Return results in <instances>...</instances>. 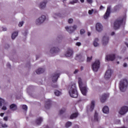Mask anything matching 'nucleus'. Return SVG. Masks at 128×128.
<instances>
[{"mask_svg": "<svg viewBox=\"0 0 128 128\" xmlns=\"http://www.w3.org/2000/svg\"><path fill=\"white\" fill-rule=\"evenodd\" d=\"M68 93L71 98H78V90H76V84H72L70 87Z\"/></svg>", "mask_w": 128, "mask_h": 128, "instance_id": "1", "label": "nucleus"}, {"mask_svg": "<svg viewBox=\"0 0 128 128\" xmlns=\"http://www.w3.org/2000/svg\"><path fill=\"white\" fill-rule=\"evenodd\" d=\"M128 80H126V79L121 80L120 82L119 86L120 92H126V88H128Z\"/></svg>", "mask_w": 128, "mask_h": 128, "instance_id": "2", "label": "nucleus"}, {"mask_svg": "<svg viewBox=\"0 0 128 128\" xmlns=\"http://www.w3.org/2000/svg\"><path fill=\"white\" fill-rule=\"evenodd\" d=\"M124 22V20L121 19V20H118L117 19L115 20L114 24V30H118L120 28V26Z\"/></svg>", "mask_w": 128, "mask_h": 128, "instance_id": "3", "label": "nucleus"}, {"mask_svg": "<svg viewBox=\"0 0 128 128\" xmlns=\"http://www.w3.org/2000/svg\"><path fill=\"white\" fill-rule=\"evenodd\" d=\"M100 60H96L95 62L92 64V70L94 72H98V68H100Z\"/></svg>", "mask_w": 128, "mask_h": 128, "instance_id": "4", "label": "nucleus"}, {"mask_svg": "<svg viewBox=\"0 0 128 128\" xmlns=\"http://www.w3.org/2000/svg\"><path fill=\"white\" fill-rule=\"evenodd\" d=\"M78 26L76 25H74L73 26H66L65 27V29L67 32H69V34H72V32L76 30Z\"/></svg>", "mask_w": 128, "mask_h": 128, "instance_id": "5", "label": "nucleus"}, {"mask_svg": "<svg viewBox=\"0 0 128 128\" xmlns=\"http://www.w3.org/2000/svg\"><path fill=\"white\" fill-rule=\"evenodd\" d=\"M46 18L45 16H42V17H40L36 21V24H42L46 20Z\"/></svg>", "mask_w": 128, "mask_h": 128, "instance_id": "6", "label": "nucleus"}, {"mask_svg": "<svg viewBox=\"0 0 128 128\" xmlns=\"http://www.w3.org/2000/svg\"><path fill=\"white\" fill-rule=\"evenodd\" d=\"M60 73H54L52 76V82H58V78H60Z\"/></svg>", "mask_w": 128, "mask_h": 128, "instance_id": "7", "label": "nucleus"}, {"mask_svg": "<svg viewBox=\"0 0 128 128\" xmlns=\"http://www.w3.org/2000/svg\"><path fill=\"white\" fill-rule=\"evenodd\" d=\"M128 112V107L126 106H123L121 108L119 112V114L124 116V114H126V112Z\"/></svg>", "mask_w": 128, "mask_h": 128, "instance_id": "8", "label": "nucleus"}, {"mask_svg": "<svg viewBox=\"0 0 128 128\" xmlns=\"http://www.w3.org/2000/svg\"><path fill=\"white\" fill-rule=\"evenodd\" d=\"M106 60H110V62H113L116 60V55L114 54H110L107 55L106 57Z\"/></svg>", "mask_w": 128, "mask_h": 128, "instance_id": "9", "label": "nucleus"}, {"mask_svg": "<svg viewBox=\"0 0 128 128\" xmlns=\"http://www.w3.org/2000/svg\"><path fill=\"white\" fill-rule=\"evenodd\" d=\"M112 70L109 69L107 70L105 73L104 78L106 80H108L110 78V76H112Z\"/></svg>", "mask_w": 128, "mask_h": 128, "instance_id": "10", "label": "nucleus"}, {"mask_svg": "<svg viewBox=\"0 0 128 128\" xmlns=\"http://www.w3.org/2000/svg\"><path fill=\"white\" fill-rule=\"evenodd\" d=\"M110 6H108V7L106 12L105 13L104 16V18L105 20H106V18H108L110 16Z\"/></svg>", "mask_w": 128, "mask_h": 128, "instance_id": "11", "label": "nucleus"}, {"mask_svg": "<svg viewBox=\"0 0 128 128\" xmlns=\"http://www.w3.org/2000/svg\"><path fill=\"white\" fill-rule=\"evenodd\" d=\"M50 106H52V100L48 99L46 102L45 108H46V110H49V108H50Z\"/></svg>", "mask_w": 128, "mask_h": 128, "instance_id": "12", "label": "nucleus"}, {"mask_svg": "<svg viewBox=\"0 0 128 128\" xmlns=\"http://www.w3.org/2000/svg\"><path fill=\"white\" fill-rule=\"evenodd\" d=\"M109 40H110V38H108V36H103L102 39V42L103 46H106V44H108Z\"/></svg>", "mask_w": 128, "mask_h": 128, "instance_id": "13", "label": "nucleus"}, {"mask_svg": "<svg viewBox=\"0 0 128 128\" xmlns=\"http://www.w3.org/2000/svg\"><path fill=\"white\" fill-rule=\"evenodd\" d=\"M108 98V94H104L102 95V96L100 98V100L101 102H104L106 100V98Z\"/></svg>", "mask_w": 128, "mask_h": 128, "instance_id": "14", "label": "nucleus"}, {"mask_svg": "<svg viewBox=\"0 0 128 128\" xmlns=\"http://www.w3.org/2000/svg\"><path fill=\"white\" fill-rule=\"evenodd\" d=\"M81 92L83 96H86V92H88V88L86 86L80 87Z\"/></svg>", "mask_w": 128, "mask_h": 128, "instance_id": "15", "label": "nucleus"}, {"mask_svg": "<svg viewBox=\"0 0 128 128\" xmlns=\"http://www.w3.org/2000/svg\"><path fill=\"white\" fill-rule=\"evenodd\" d=\"M96 28L97 32H102V25L100 23H97L96 26Z\"/></svg>", "mask_w": 128, "mask_h": 128, "instance_id": "16", "label": "nucleus"}, {"mask_svg": "<svg viewBox=\"0 0 128 128\" xmlns=\"http://www.w3.org/2000/svg\"><path fill=\"white\" fill-rule=\"evenodd\" d=\"M74 54V51H72V50L70 49V48H68V51L66 54V56H72Z\"/></svg>", "mask_w": 128, "mask_h": 128, "instance_id": "17", "label": "nucleus"}, {"mask_svg": "<svg viewBox=\"0 0 128 128\" xmlns=\"http://www.w3.org/2000/svg\"><path fill=\"white\" fill-rule=\"evenodd\" d=\"M76 60H78L80 62H84V58L80 54L78 55H76Z\"/></svg>", "mask_w": 128, "mask_h": 128, "instance_id": "18", "label": "nucleus"}, {"mask_svg": "<svg viewBox=\"0 0 128 128\" xmlns=\"http://www.w3.org/2000/svg\"><path fill=\"white\" fill-rule=\"evenodd\" d=\"M58 52H60V48H51L50 52L51 54H56Z\"/></svg>", "mask_w": 128, "mask_h": 128, "instance_id": "19", "label": "nucleus"}, {"mask_svg": "<svg viewBox=\"0 0 128 128\" xmlns=\"http://www.w3.org/2000/svg\"><path fill=\"white\" fill-rule=\"evenodd\" d=\"M10 108L12 110H18V106L16 104H12L10 106Z\"/></svg>", "mask_w": 128, "mask_h": 128, "instance_id": "20", "label": "nucleus"}, {"mask_svg": "<svg viewBox=\"0 0 128 128\" xmlns=\"http://www.w3.org/2000/svg\"><path fill=\"white\" fill-rule=\"evenodd\" d=\"M44 69L42 68H39L36 70L37 74H44Z\"/></svg>", "mask_w": 128, "mask_h": 128, "instance_id": "21", "label": "nucleus"}, {"mask_svg": "<svg viewBox=\"0 0 128 128\" xmlns=\"http://www.w3.org/2000/svg\"><path fill=\"white\" fill-rule=\"evenodd\" d=\"M102 112L104 114H108L110 112V110L108 109V107L107 106H105L102 108Z\"/></svg>", "mask_w": 128, "mask_h": 128, "instance_id": "22", "label": "nucleus"}, {"mask_svg": "<svg viewBox=\"0 0 128 128\" xmlns=\"http://www.w3.org/2000/svg\"><path fill=\"white\" fill-rule=\"evenodd\" d=\"M42 118H38L36 120V124H37V126H40V124H42Z\"/></svg>", "mask_w": 128, "mask_h": 128, "instance_id": "23", "label": "nucleus"}, {"mask_svg": "<svg viewBox=\"0 0 128 128\" xmlns=\"http://www.w3.org/2000/svg\"><path fill=\"white\" fill-rule=\"evenodd\" d=\"M46 2H48L44 1L43 2L40 3V8H46Z\"/></svg>", "mask_w": 128, "mask_h": 128, "instance_id": "24", "label": "nucleus"}, {"mask_svg": "<svg viewBox=\"0 0 128 128\" xmlns=\"http://www.w3.org/2000/svg\"><path fill=\"white\" fill-rule=\"evenodd\" d=\"M94 108V101L92 100L91 102V106L90 107V112H92Z\"/></svg>", "mask_w": 128, "mask_h": 128, "instance_id": "25", "label": "nucleus"}, {"mask_svg": "<svg viewBox=\"0 0 128 128\" xmlns=\"http://www.w3.org/2000/svg\"><path fill=\"white\" fill-rule=\"evenodd\" d=\"M18 34V32H14L12 35V40H14Z\"/></svg>", "mask_w": 128, "mask_h": 128, "instance_id": "26", "label": "nucleus"}, {"mask_svg": "<svg viewBox=\"0 0 128 128\" xmlns=\"http://www.w3.org/2000/svg\"><path fill=\"white\" fill-rule=\"evenodd\" d=\"M78 116V113H74L72 114L70 116V118L71 120H73V118H77Z\"/></svg>", "mask_w": 128, "mask_h": 128, "instance_id": "27", "label": "nucleus"}, {"mask_svg": "<svg viewBox=\"0 0 128 128\" xmlns=\"http://www.w3.org/2000/svg\"><path fill=\"white\" fill-rule=\"evenodd\" d=\"M98 38H95L93 43L94 46H98Z\"/></svg>", "mask_w": 128, "mask_h": 128, "instance_id": "28", "label": "nucleus"}, {"mask_svg": "<svg viewBox=\"0 0 128 128\" xmlns=\"http://www.w3.org/2000/svg\"><path fill=\"white\" fill-rule=\"evenodd\" d=\"M98 114L96 112H95L94 115V120L96 122H98Z\"/></svg>", "mask_w": 128, "mask_h": 128, "instance_id": "29", "label": "nucleus"}, {"mask_svg": "<svg viewBox=\"0 0 128 128\" xmlns=\"http://www.w3.org/2000/svg\"><path fill=\"white\" fill-rule=\"evenodd\" d=\"M78 84L80 88L82 86V79L80 78H78Z\"/></svg>", "mask_w": 128, "mask_h": 128, "instance_id": "30", "label": "nucleus"}, {"mask_svg": "<svg viewBox=\"0 0 128 128\" xmlns=\"http://www.w3.org/2000/svg\"><path fill=\"white\" fill-rule=\"evenodd\" d=\"M72 124V122H68L66 123V125H65V126H66V128H70V126H71Z\"/></svg>", "mask_w": 128, "mask_h": 128, "instance_id": "31", "label": "nucleus"}, {"mask_svg": "<svg viewBox=\"0 0 128 128\" xmlns=\"http://www.w3.org/2000/svg\"><path fill=\"white\" fill-rule=\"evenodd\" d=\"M61 94H62V92H60L58 90H56L55 92H54V94L57 96H60Z\"/></svg>", "mask_w": 128, "mask_h": 128, "instance_id": "32", "label": "nucleus"}, {"mask_svg": "<svg viewBox=\"0 0 128 128\" xmlns=\"http://www.w3.org/2000/svg\"><path fill=\"white\" fill-rule=\"evenodd\" d=\"M22 110H25V112H26V110H28V106H26V105H22Z\"/></svg>", "mask_w": 128, "mask_h": 128, "instance_id": "33", "label": "nucleus"}, {"mask_svg": "<svg viewBox=\"0 0 128 128\" xmlns=\"http://www.w3.org/2000/svg\"><path fill=\"white\" fill-rule=\"evenodd\" d=\"M64 112H66V108H64L60 110V114H64Z\"/></svg>", "mask_w": 128, "mask_h": 128, "instance_id": "34", "label": "nucleus"}, {"mask_svg": "<svg viewBox=\"0 0 128 128\" xmlns=\"http://www.w3.org/2000/svg\"><path fill=\"white\" fill-rule=\"evenodd\" d=\"M2 104H4V100L0 98V106H2Z\"/></svg>", "mask_w": 128, "mask_h": 128, "instance_id": "35", "label": "nucleus"}, {"mask_svg": "<svg viewBox=\"0 0 128 128\" xmlns=\"http://www.w3.org/2000/svg\"><path fill=\"white\" fill-rule=\"evenodd\" d=\"M24 21L20 22L18 24V26H20V28L22 27L24 25Z\"/></svg>", "mask_w": 128, "mask_h": 128, "instance_id": "36", "label": "nucleus"}, {"mask_svg": "<svg viewBox=\"0 0 128 128\" xmlns=\"http://www.w3.org/2000/svg\"><path fill=\"white\" fill-rule=\"evenodd\" d=\"M92 60V56H90V57H87V62H90V60Z\"/></svg>", "mask_w": 128, "mask_h": 128, "instance_id": "37", "label": "nucleus"}, {"mask_svg": "<svg viewBox=\"0 0 128 128\" xmlns=\"http://www.w3.org/2000/svg\"><path fill=\"white\" fill-rule=\"evenodd\" d=\"M92 12H94V9H92L91 10H89L88 12V14H92Z\"/></svg>", "mask_w": 128, "mask_h": 128, "instance_id": "38", "label": "nucleus"}, {"mask_svg": "<svg viewBox=\"0 0 128 128\" xmlns=\"http://www.w3.org/2000/svg\"><path fill=\"white\" fill-rule=\"evenodd\" d=\"M56 16L57 18H58V16H60V14H54V18H56Z\"/></svg>", "mask_w": 128, "mask_h": 128, "instance_id": "39", "label": "nucleus"}, {"mask_svg": "<svg viewBox=\"0 0 128 128\" xmlns=\"http://www.w3.org/2000/svg\"><path fill=\"white\" fill-rule=\"evenodd\" d=\"M74 22V20H72V18H70L68 20V24H72V22Z\"/></svg>", "mask_w": 128, "mask_h": 128, "instance_id": "40", "label": "nucleus"}, {"mask_svg": "<svg viewBox=\"0 0 128 128\" xmlns=\"http://www.w3.org/2000/svg\"><path fill=\"white\" fill-rule=\"evenodd\" d=\"M86 32V31L84 29H81L80 30V34H84Z\"/></svg>", "mask_w": 128, "mask_h": 128, "instance_id": "41", "label": "nucleus"}, {"mask_svg": "<svg viewBox=\"0 0 128 128\" xmlns=\"http://www.w3.org/2000/svg\"><path fill=\"white\" fill-rule=\"evenodd\" d=\"M76 45L77 46H82V43H80V42H77L76 44Z\"/></svg>", "mask_w": 128, "mask_h": 128, "instance_id": "42", "label": "nucleus"}, {"mask_svg": "<svg viewBox=\"0 0 128 128\" xmlns=\"http://www.w3.org/2000/svg\"><path fill=\"white\" fill-rule=\"evenodd\" d=\"M8 125L6 124H2V128H8Z\"/></svg>", "mask_w": 128, "mask_h": 128, "instance_id": "43", "label": "nucleus"}, {"mask_svg": "<svg viewBox=\"0 0 128 128\" xmlns=\"http://www.w3.org/2000/svg\"><path fill=\"white\" fill-rule=\"evenodd\" d=\"M78 70L76 69V70H74V74H78Z\"/></svg>", "mask_w": 128, "mask_h": 128, "instance_id": "44", "label": "nucleus"}, {"mask_svg": "<svg viewBox=\"0 0 128 128\" xmlns=\"http://www.w3.org/2000/svg\"><path fill=\"white\" fill-rule=\"evenodd\" d=\"M2 110H6V106H3L2 107Z\"/></svg>", "mask_w": 128, "mask_h": 128, "instance_id": "45", "label": "nucleus"}, {"mask_svg": "<svg viewBox=\"0 0 128 128\" xmlns=\"http://www.w3.org/2000/svg\"><path fill=\"white\" fill-rule=\"evenodd\" d=\"M87 2L88 4H92V0H87Z\"/></svg>", "mask_w": 128, "mask_h": 128, "instance_id": "46", "label": "nucleus"}, {"mask_svg": "<svg viewBox=\"0 0 128 128\" xmlns=\"http://www.w3.org/2000/svg\"><path fill=\"white\" fill-rule=\"evenodd\" d=\"M6 66H7V68H10V63H7Z\"/></svg>", "mask_w": 128, "mask_h": 128, "instance_id": "47", "label": "nucleus"}, {"mask_svg": "<svg viewBox=\"0 0 128 128\" xmlns=\"http://www.w3.org/2000/svg\"><path fill=\"white\" fill-rule=\"evenodd\" d=\"M4 120H5L6 122L8 121V116H4Z\"/></svg>", "mask_w": 128, "mask_h": 128, "instance_id": "48", "label": "nucleus"}, {"mask_svg": "<svg viewBox=\"0 0 128 128\" xmlns=\"http://www.w3.org/2000/svg\"><path fill=\"white\" fill-rule=\"evenodd\" d=\"M52 88H58V84L52 85Z\"/></svg>", "mask_w": 128, "mask_h": 128, "instance_id": "49", "label": "nucleus"}, {"mask_svg": "<svg viewBox=\"0 0 128 128\" xmlns=\"http://www.w3.org/2000/svg\"><path fill=\"white\" fill-rule=\"evenodd\" d=\"M128 66V64H126V63H124V68H126V66Z\"/></svg>", "mask_w": 128, "mask_h": 128, "instance_id": "50", "label": "nucleus"}, {"mask_svg": "<svg viewBox=\"0 0 128 128\" xmlns=\"http://www.w3.org/2000/svg\"><path fill=\"white\" fill-rule=\"evenodd\" d=\"M104 8L102 6H101L100 8V10H104Z\"/></svg>", "mask_w": 128, "mask_h": 128, "instance_id": "51", "label": "nucleus"}, {"mask_svg": "<svg viewBox=\"0 0 128 128\" xmlns=\"http://www.w3.org/2000/svg\"><path fill=\"white\" fill-rule=\"evenodd\" d=\"M4 113H0V116H4Z\"/></svg>", "mask_w": 128, "mask_h": 128, "instance_id": "52", "label": "nucleus"}, {"mask_svg": "<svg viewBox=\"0 0 128 128\" xmlns=\"http://www.w3.org/2000/svg\"><path fill=\"white\" fill-rule=\"evenodd\" d=\"M6 28H4L3 29H2V30H3V32H6Z\"/></svg>", "mask_w": 128, "mask_h": 128, "instance_id": "53", "label": "nucleus"}, {"mask_svg": "<svg viewBox=\"0 0 128 128\" xmlns=\"http://www.w3.org/2000/svg\"><path fill=\"white\" fill-rule=\"evenodd\" d=\"M80 70H84V66H82L80 67Z\"/></svg>", "mask_w": 128, "mask_h": 128, "instance_id": "54", "label": "nucleus"}, {"mask_svg": "<svg viewBox=\"0 0 128 128\" xmlns=\"http://www.w3.org/2000/svg\"><path fill=\"white\" fill-rule=\"evenodd\" d=\"M114 32H112L111 36H114Z\"/></svg>", "mask_w": 128, "mask_h": 128, "instance_id": "55", "label": "nucleus"}, {"mask_svg": "<svg viewBox=\"0 0 128 128\" xmlns=\"http://www.w3.org/2000/svg\"><path fill=\"white\" fill-rule=\"evenodd\" d=\"M80 2H84V0H80Z\"/></svg>", "mask_w": 128, "mask_h": 128, "instance_id": "56", "label": "nucleus"}, {"mask_svg": "<svg viewBox=\"0 0 128 128\" xmlns=\"http://www.w3.org/2000/svg\"><path fill=\"white\" fill-rule=\"evenodd\" d=\"M94 13L96 14L98 12V11L96 10H94Z\"/></svg>", "mask_w": 128, "mask_h": 128, "instance_id": "57", "label": "nucleus"}, {"mask_svg": "<svg viewBox=\"0 0 128 128\" xmlns=\"http://www.w3.org/2000/svg\"><path fill=\"white\" fill-rule=\"evenodd\" d=\"M88 36H90V32H88Z\"/></svg>", "mask_w": 128, "mask_h": 128, "instance_id": "58", "label": "nucleus"}, {"mask_svg": "<svg viewBox=\"0 0 128 128\" xmlns=\"http://www.w3.org/2000/svg\"><path fill=\"white\" fill-rule=\"evenodd\" d=\"M125 44H126L127 48H128V44L126 42Z\"/></svg>", "mask_w": 128, "mask_h": 128, "instance_id": "59", "label": "nucleus"}, {"mask_svg": "<svg viewBox=\"0 0 128 128\" xmlns=\"http://www.w3.org/2000/svg\"><path fill=\"white\" fill-rule=\"evenodd\" d=\"M118 58L121 59V58H122V57H120V56H118Z\"/></svg>", "mask_w": 128, "mask_h": 128, "instance_id": "60", "label": "nucleus"}, {"mask_svg": "<svg viewBox=\"0 0 128 128\" xmlns=\"http://www.w3.org/2000/svg\"><path fill=\"white\" fill-rule=\"evenodd\" d=\"M117 64H120V62H117Z\"/></svg>", "mask_w": 128, "mask_h": 128, "instance_id": "61", "label": "nucleus"}, {"mask_svg": "<svg viewBox=\"0 0 128 128\" xmlns=\"http://www.w3.org/2000/svg\"><path fill=\"white\" fill-rule=\"evenodd\" d=\"M76 0V2H78V0Z\"/></svg>", "mask_w": 128, "mask_h": 128, "instance_id": "62", "label": "nucleus"}]
</instances>
